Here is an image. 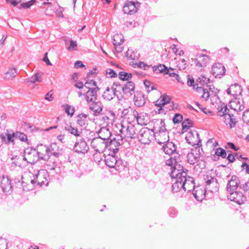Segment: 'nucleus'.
<instances>
[{"instance_id": "nucleus-47", "label": "nucleus", "mask_w": 249, "mask_h": 249, "mask_svg": "<svg viewBox=\"0 0 249 249\" xmlns=\"http://www.w3.org/2000/svg\"><path fill=\"white\" fill-rule=\"evenodd\" d=\"M119 77L120 79L125 81L129 80L132 78V74L130 73H127L124 71H121L119 73Z\"/></svg>"}, {"instance_id": "nucleus-29", "label": "nucleus", "mask_w": 249, "mask_h": 249, "mask_svg": "<svg viewBox=\"0 0 249 249\" xmlns=\"http://www.w3.org/2000/svg\"><path fill=\"white\" fill-rule=\"evenodd\" d=\"M92 102V103L89 106V109L93 112L94 115L96 116L102 111L103 106L100 102L93 101Z\"/></svg>"}, {"instance_id": "nucleus-63", "label": "nucleus", "mask_w": 249, "mask_h": 249, "mask_svg": "<svg viewBox=\"0 0 249 249\" xmlns=\"http://www.w3.org/2000/svg\"><path fill=\"white\" fill-rule=\"evenodd\" d=\"M7 247V242L6 240L2 238H0V249H6Z\"/></svg>"}, {"instance_id": "nucleus-14", "label": "nucleus", "mask_w": 249, "mask_h": 249, "mask_svg": "<svg viewBox=\"0 0 249 249\" xmlns=\"http://www.w3.org/2000/svg\"><path fill=\"white\" fill-rule=\"evenodd\" d=\"M201 155L200 152L199 147H195V149L189 153L187 155V159L188 162L190 164H194L199 161V159Z\"/></svg>"}, {"instance_id": "nucleus-19", "label": "nucleus", "mask_w": 249, "mask_h": 249, "mask_svg": "<svg viewBox=\"0 0 249 249\" xmlns=\"http://www.w3.org/2000/svg\"><path fill=\"white\" fill-rule=\"evenodd\" d=\"M210 79L204 76H201L198 77L196 82V88L195 90L197 91V89L200 88H205V85L207 87H209V90H212V88L211 85H208V84L210 83Z\"/></svg>"}, {"instance_id": "nucleus-39", "label": "nucleus", "mask_w": 249, "mask_h": 249, "mask_svg": "<svg viewBox=\"0 0 249 249\" xmlns=\"http://www.w3.org/2000/svg\"><path fill=\"white\" fill-rule=\"evenodd\" d=\"M42 75V72H37L35 75L27 79L26 82L27 83H34L36 81L38 82H41L42 81V78L41 76Z\"/></svg>"}, {"instance_id": "nucleus-21", "label": "nucleus", "mask_w": 249, "mask_h": 249, "mask_svg": "<svg viewBox=\"0 0 249 249\" xmlns=\"http://www.w3.org/2000/svg\"><path fill=\"white\" fill-rule=\"evenodd\" d=\"M0 186L2 191L5 194H8L11 191V181L8 177H3L0 182Z\"/></svg>"}, {"instance_id": "nucleus-13", "label": "nucleus", "mask_w": 249, "mask_h": 249, "mask_svg": "<svg viewBox=\"0 0 249 249\" xmlns=\"http://www.w3.org/2000/svg\"><path fill=\"white\" fill-rule=\"evenodd\" d=\"M122 144H123L122 136H117L116 138H114L112 140H111L109 143H108L107 148L115 154L118 152V147Z\"/></svg>"}, {"instance_id": "nucleus-31", "label": "nucleus", "mask_w": 249, "mask_h": 249, "mask_svg": "<svg viewBox=\"0 0 249 249\" xmlns=\"http://www.w3.org/2000/svg\"><path fill=\"white\" fill-rule=\"evenodd\" d=\"M117 157L113 155H108L105 157V161L109 168H114L116 165Z\"/></svg>"}, {"instance_id": "nucleus-40", "label": "nucleus", "mask_w": 249, "mask_h": 249, "mask_svg": "<svg viewBox=\"0 0 249 249\" xmlns=\"http://www.w3.org/2000/svg\"><path fill=\"white\" fill-rule=\"evenodd\" d=\"M210 91L209 89L199 88L197 89L196 91L199 93H202L201 97L204 99L205 100H207L210 96Z\"/></svg>"}, {"instance_id": "nucleus-25", "label": "nucleus", "mask_w": 249, "mask_h": 249, "mask_svg": "<svg viewBox=\"0 0 249 249\" xmlns=\"http://www.w3.org/2000/svg\"><path fill=\"white\" fill-rule=\"evenodd\" d=\"M170 156L171 157L169 159L166 160L165 164L171 167V171L175 168L177 170L180 169L178 166L181 165L177 164V159L179 158V155H175Z\"/></svg>"}, {"instance_id": "nucleus-35", "label": "nucleus", "mask_w": 249, "mask_h": 249, "mask_svg": "<svg viewBox=\"0 0 249 249\" xmlns=\"http://www.w3.org/2000/svg\"><path fill=\"white\" fill-rule=\"evenodd\" d=\"M219 188V185L218 183L217 179H213L212 183L210 185L205 187V189L210 191L211 193L217 192L218 191Z\"/></svg>"}, {"instance_id": "nucleus-60", "label": "nucleus", "mask_w": 249, "mask_h": 249, "mask_svg": "<svg viewBox=\"0 0 249 249\" xmlns=\"http://www.w3.org/2000/svg\"><path fill=\"white\" fill-rule=\"evenodd\" d=\"M77 47V43L75 41L71 40L70 41V46L68 48V50L70 51L76 50Z\"/></svg>"}, {"instance_id": "nucleus-12", "label": "nucleus", "mask_w": 249, "mask_h": 249, "mask_svg": "<svg viewBox=\"0 0 249 249\" xmlns=\"http://www.w3.org/2000/svg\"><path fill=\"white\" fill-rule=\"evenodd\" d=\"M161 149L165 154L169 155V156L179 155L177 152L176 145L172 142L168 141L165 142L163 144Z\"/></svg>"}, {"instance_id": "nucleus-32", "label": "nucleus", "mask_w": 249, "mask_h": 249, "mask_svg": "<svg viewBox=\"0 0 249 249\" xmlns=\"http://www.w3.org/2000/svg\"><path fill=\"white\" fill-rule=\"evenodd\" d=\"M149 119V117L146 114L143 113H138L136 121L139 124L141 125H145L148 123Z\"/></svg>"}, {"instance_id": "nucleus-16", "label": "nucleus", "mask_w": 249, "mask_h": 249, "mask_svg": "<svg viewBox=\"0 0 249 249\" xmlns=\"http://www.w3.org/2000/svg\"><path fill=\"white\" fill-rule=\"evenodd\" d=\"M231 109L240 112L244 109V103L242 99L234 98L229 103Z\"/></svg>"}, {"instance_id": "nucleus-4", "label": "nucleus", "mask_w": 249, "mask_h": 249, "mask_svg": "<svg viewBox=\"0 0 249 249\" xmlns=\"http://www.w3.org/2000/svg\"><path fill=\"white\" fill-rule=\"evenodd\" d=\"M90 145L95 151L101 153L108 147V142L99 137H96L92 140Z\"/></svg>"}, {"instance_id": "nucleus-11", "label": "nucleus", "mask_w": 249, "mask_h": 249, "mask_svg": "<svg viewBox=\"0 0 249 249\" xmlns=\"http://www.w3.org/2000/svg\"><path fill=\"white\" fill-rule=\"evenodd\" d=\"M140 3L139 2H134L130 1L124 4L123 7V11L124 14L133 15L137 12V7H139Z\"/></svg>"}, {"instance_id": "nucleus-41", "label": "nucleus", "mask_w": 249, "mask_h": 249, "mask_svg": "<svg viewBox=\"0 0 249 249\" xmlns=\"http://www.w3.org/2000/svg\"><path fill=\"white\" fill-rule=\"evenodd\" d=\"M17 74V71L16 69L12 68L9 69L5 74V78L7 80H12Z\"/></svg>"}, {"instance_id": "nucleus-3", "label": "nucleus", "mask_w": 249, "mask_h": 249, "mask_svg": "<svg viewBox=\"0 0 249 249\" xmlns=\"http://www.w3.org/2000/svg\"><path fill=\"white\" fill-rule=\"evenodd\" d=\"M154 137V132L147 128H142L138 135L139 141L144 144H149Z\"/></svg>"}, {"instance_id": "nucleus-15", "label": "nucleus", "mask_w": 249, "mask_h": 249, "mask_svg": "<svg viewBox=\"0 0 249 249\" xmlns=\"http://www.w3.org/2000/svg\"><path fill=\"white\" fill-rule=\"evenodd\" d=\"M146 98L142 92L137 91L134 93L133 101L135 105L137 107H143L146 103Z\"/></svg>"}, {"instance_id": "nucleus-27", "label": "nucleus", "mask_w": 249, "mask_h": 249, "mask_svg": "<svg viewBox=\"0 0 249 249\" xmlns=\"http://www.w3.org/2000/svg\"><path fill=\"white\" fill-rule=\"evenodd\" d=\"M99 138L105 141L107 140L111 136V133L109 129L106 127H102L98 131Z\"/></svg>"}, {"instance_id": "nucleus-43", "label": "nucleus", "mask_w": 249, "mask_h": 249, "mask_svg": "<svg viewBox=\"0 0 249 249\" xmlns=\"http://www.w3.org/2000/svg\"><path fill=\"white\" fill-rule=\"evenodd\" d=\"M193 122L189 119H185L182 123V130L186 131L191 127H193Z\"/></svg>"}, {"instance_id": "nucleus-49", "label": "nucleus", "mask_w": 249, "mask_h": 249, "mask_svg": "<svg viewBox=\"0 0 249 249\" xmlns=\"http://www.w3.org/2000/svg\"><path fill=\"white\" fill-rule=\"evenodd\" d=\"M99 120L103 122V124L107 125L110 123L111 119L109 118L108 115L105 114H102L100 116Z\"/></svg>"}, {"instance_id": "nucleus-36", "label": "nucleus", "mask_w": 249, "mask_h": 249, "mask_svg": "<svg viewBox=\"0 0 249 249\" xmlns=\"http://www.w3.org/2000/svg\"><path fill=\"white\" fill-rule=\"evenodd\" d=\"M119 37V36L118 35H115L113 37V43L116 51L118 53H121L123 49L120 46L124 42V40L121 38L120 42H118L117 39Z\"/></svg>"}, {"instance_id": "nucleus-30", "label": "nucleus", "mask_w": 249, "mask_h": 249, "mask_svg": "<svg viewBox=\"0 0 249 249\" xmlns=\"http://www.w3.org/2000/svg\"><path fill=\"white\" fill-rule=\"evenodd\" d=\"M193 194L195 198L198 200H201L204 197L205 191L200 187V186H196L195 187L193 190Z\"/></svg>"}, {"instance_id": "nucleus-38", "label": "nucleus", "mask_w": 249, "mask_h": 249, "mask_svg": "<svg viewBox=\"0 0 249 249\" xmlns=\"http://www.w3.org/2000/svg\"><path fill=\"white\" fill-rule=\"evenodd\" d=\"M215 154L216 155V156H213L214 160H218V157H221L222 158H225L227 156L226 151L221 147L217 148L215 149Z\"/></svg>"}, {"instance_id": "nucleus-52", "label": "nucleus", "mask_w": 249, "mask_h": 249, "mask_svg": "<svg viewBox=\"0 0 249 249\" xmlns=\"http://www.w3.org/2000/svg\"><path fill=\"white\" fill-rule=\"evenodd\" d=\"M125 165L123 161L120 159H117L116 165L114 167V168L118 171L122 170L124 169Z\"/></svg>"}, {"instance_id": "nucleus-20", "label": "nucleus", "mask_w": 249, "mask_h": 249, "mask_svg": "<svg viewBox=\"0 0 249 249\" xmlns=\"http://www.w3.org/2000/svg\"><path fill=\"white\" fill-rule=\"evenodd\" d=\"M134 89L135 84L132 81L126 82L124 86L122 88V90H123L124 94L127 97L132 95L134 93Z\"/></svg>"}, {"instance_id": "nucleus-28", "label": "nucleus", "mask_w": 249, "mask_h": 249, "mask_svg": "<svg viewBox=\"0 0 249 249\" xmlns=\"http://www.w3.org/2000/svg\"><path fill=\"white\" fill-rule=\"evenodd\" d=\"M88 115L81 113L77 116V124L81 127L86 128L88 125L89 120Z\"/></svg>"}, {"instance_id": "nucleus-33", "label": "nucleus", "mask_w": 249, "mask_h": 249, "mask_svg": "<svg viewBox=\"0 0 249 249\" xmlns=\"http://www.w3.org/2000/svg\"><path fill=\"white\" fill-rule=\"evenodd\" d=\"M224 122L227 125H229L230 128L234 127L236 123L235 117L231 114H228L224 117Z\"/></svg>"}, {"instance_id": "nucleus-62", "label": "nucleus", "mask_w": 249, "mask_h": 249, "mask_svg": "<svg viewBox=\"0 0 249 249\" xmlns=\"http://www.w3.org/2000/svg\"><path fill=\"white\" fill-rule=\"evenodd\" d=\"M158 132H167L164 121L162 119L160 121V127Z\"/></svg>"}, {"instance_id": "nucleus-46", "label": "nucleus", "mask_w": 249, "mask_h": 249, "mask_svg": "<svg viewBox=\"0 0 249 249\" xmlns=\"http://www.w3.org/2000/svg\"><path fill=\"white\" fill-rule=\"evenodd\" d=\"M152 68L153 71L156 73L164 72V74H165L166 69H168L164 65L161 64L158 66H154Z\"/></svg>"}, {"instance_id": "nucleus-53", "label": "nucleus", "mask_w": 249, "mask_h": 249, "mask_svg": "<svg viewBox=\"0 0 249 249\" xmlns=\"http://www.w3.org/2000/svg\"><path fill=\"white\" fill-rule=\"evenodd\" d=\"M226 111H229V109L227 108L226 105H223L221 106V108L220 110H218L217 112V115L219 116H224L225 117V115L227 114L225 113Z\"/></svg>"}, {"instance_id": "nucleus-23", "label": "nucleus", "mask_w": 249, "mask_h": 249, "mask_svg": "<svg viewBox=\"0 0 249 249\" xmlns=\"http://www.w3.org/2000/svg\"><path fill=\"white\" fill-rule=\"evenodd\" d=\"M99 90L98 87L89 89L85 93V98L87 102L95 101L97 99V92Z\"/></svg>"}, {"instance_id": "nucleus-55", "label": "nucleus", "mask_w": 249, "mask_h": 249, "mask_svg": "<svg viewBox=\"0 0 249 249\" xmlns=\"http://www.w3.org/2000/svg\"><path fill=\"white\" fill-rule=\"evenodd\" d=\"M65 111L69 115L72 116L74 112V108L69 105H66L65 106Z\"/></svg>"}, {"instance_id": "nucleus-44", "label": "nucleus", "mask_w": 249, "mask_h": 249, "mask_svg": "<svg viewBox=\"0 0 249 249\" xmlns=\"http://www.w3.org/2000/svg\"><path fill=\"white\" fill-rule=\"evenodd\" d=\"M138 111L133 108H131V111L126 118H127L129 122H134L135 120H136L137 116H138Z\"/></svg>"}, {"instance_id": "nucleus-26", "label": "nucleus", "mask_w": 249, "mask_h": 249, "mask_svg": "<svg viewBox=\"0 0 249 249\" xmlns=\"http://www.w3.org/2000/svg\"><path fill=\"white\" fill-rule=\"evenodd\" d=\"M242 92L241 87L238 84L232 85L229 88L227 89V93L229 95L233 96H237L241 94Z\"/></svg>"}, {"instance_id": "nucleus-42", "label": "nucleus", "mask_w": 249, "mask_h": 249, "mask_svg": "<svg viewBox=\"0 0 249 249\" xmlns=\"http://www.w3.org/2000/svg\"><path fill=\"white\" fill-rule=\"evenodd\" d=\"M203 178L205 182V187L210 185L211 183H212L213 179H216L214 177L212 176L209 172H207L206 174L204 175Z\"/></svg>"}, {"instance_id": "nucleus-24", "label": "nucleus", "mask_w": 249, "mask_h": 249, "mask_svg": "<svg viewBox=\"0 0 249 249\" xmlns=\"http://www.w3.org/2000/svg\"><path fill=\"white\" fill-rule=\"evenodd\" d=\"M14 138H15V132L10 133L8 130H6V133L1 134L0 135V139L1 140L6 144H9L10 142L14 144Z\"/></svg>"}, {"instance_id": "nucleus-45", "label": "nucleus", "mask_w": 249, "mask_h": 249, "mask_svg": "<svg viewBox=\"0 0 249 249\" xmlns=\"http://www.w3.org/2000/svg\"><path fill=\"white\" fill-rule=\"evenodd\" d=\"M165 74H168L171 77H175V79L179 82H180L182 84L184 83L182 81L180 80V77L179 75L174 72V70L173 69H171V70H169L168 69H166Z\"/></svg>"}, {"instance_id": "nucleus-9", "label": "nucleus", "mask_w": 249, "mask_h": 249, "mask_svg": "<svg viewBox=\"0 0 249 249\" xmlns=\"http://www.w3.org/2000/svg\"><path fill=\"white\" fill-rule=\"evenodd\" d=\"M228 198L231 201H234L239 205L243 204L247 200V197L245 195L241 192L236 191L229 192Z\"/></svg>"}, {"instance_id": "nucleus-17", "label": "nucleus", "mask_w": 249, "mask_h": 249, "mask_svg": "<svg viewBox=\"0 0 249 249\" xmlns=\"http://www.w3.org/2000/svg\"><path fill=\"white\" fill-rule=\"evenodd\" d=\"M225 68L219 63L214 64L212 68V73L215 77L220 78L225 73Z\"/></svg>"}, {"instance_id": "nucleus-5", "label": "nucleus", "mask_w": 249, "mask_h": 249, "mask_svg": "<svg viewBox=\"0 0 249 249\" xmlns=\"http://www.w3.org/2000/svg\"><path fill=\"white\" fill-rule=\"evenodd\" d=\"M89 147L84 138L77 139L73 146V150L77 154H85L87 153Z\"/></svg>"}, {"instance_id": "nucleus-48", "label": "nucleus", "mask_w": 249, "mask_h": 249, "mask_svg": "<svg viewBox=\"0 0 249 249\" xmlns=\"http://www.w3.org/2000/svg\"><path fill=\"white\" fill-rule=\"evenodd\" d=\"M39 146L42 148L45 152L46 154L48 157V159L50 157V154L54 151V148L53 147L52 145H50L49 147L46 146H43V144H40Z\"/></svg>"}, {"instance_id": "nucleus-7", "label": "nucleus", "mask_w": 249, "mask_h": 249, "mask_svg": "<svg viewBox=\"0 0 249 249\" xmlns=\"http://www.w3.org/2000/svg\"><path fill=\"white\" fill-rule=\"evenodd\" d=\"M185 139L189 144L193 146L196 145V147H199V146L201 145V140L199 138V134L196 130L190 131L186 136Z\"/></svg>"}, {"instance_id": "nucleus-22", "label": "nucleus", "mask_w": 249, "mask_h": 249, "mask_svg": "<svg viewBox=\"0 0 249 249\" xmlns=\"http://www.w3.org/2000/svg\"><path fill=\"white\" fill-rule=\"evenodd\" d=\"M156 142L159 144H164L169 141L168 132H156L154 133Z\"/></svg>"}, {"instance_id": "nucleus-51", "label": "nucleus", "mask_w": 249, "mask_h": 249, "mask_svg": "<svg viewBox=\"0 0 249 249\" xmlns=\"http://www.w3.org/2000/svg\"><path fill=\"white\" fill-rule=\"evenodd\" d=\"M84 85L85 88L89 89H94V87H98L96 82L93 80L87 81Z\"/></svg>"}, {"instance_id": "nucleus-10", "label": "nucleus", "mask_w": 249, "mask_h": 249, "mask_svg": "<svg viewBox=\"0 0 249 249\" xmlns=\"http://www.w3.org/2000/svg\"><path fill=\"white\" fill-rule=\"evenodd\" d=\"M194 61L196 67H205L209 62L210 57L207 55L198 53L196 55Z\"/></svg>"}, {"instance_id": "nucleus-37", "label": "nucleus", "mask_w": 249, "mask_h": 249, "mask_svg": "<svg viewBox=\"0 0 249 249\" xmlns=\"http://www.w3.org/2000/svg\"><path fill=\"white\" fill-rule=\"evenodd\" d=\"M65 129L71 134L76 137L80 136L82 134L81 131H79L77 128L73 127L71 125L67 124L65 127Z\"/></svg>"}, {"instance_id": "nucleus-18", "label": "nucleus", "mask_w": 249, "mask_h": 249, "mask_svg": "<svg viewBox=\"0 0 249 249\" xmlns=\"http://www.w3.org/2000/svg\"><path fill=\"white\" fill-rule=\"evenodd\" d=\"M240 181L236 176H232L227 185V191L229 193L235 191L239 186Z\"/></svg>"}, {"instance_id": "nucleus-1", "label": "nucleus", "mask_w": 249, "mask_h": 249, "mask_svg": "<svg viewBox=\"0 0 249 249\" xmlns=\"http://www.w3.org/2000/svg\"><path fill=\"white\" fill-rule=\"evenodd\" d=\"M182 167V169L180 171V177H181V179H182V184L181 186L182 187V189L184 190V191H187L188 192H190L194 189H195V179L193 178L187 176V172H188L187 170H185Z\"/></svg>"}, {"instance_id": "nucleus-56", "label": "nucleus", "mask_w": 249, "mask_h": 249, "mask_svg": "<svg viewBox=\"0 0 249 249\" xmlns=\"http://www.w3.org/2000/svg\"><path fill=\"white\" fill-rule=\"evenodd\" d=\"M183 120V116L179 113H176L173 118V122L174 124H178Z\"/></svg>"}, {"instance_id": "nucleus-59", "label": "nucleus", "mask_w": 249, "mask_h": 249, "mask_svg": "<svg viewBox=\"0 0 249 249\" xmlns=\"http://www.w3.org/2000/svg\"><path fill=\"white\" fill-rule=\"evenodd\" d=\"M242 119L244 123L249 125V109L246 110L243 113Z\"/></svg>"}, {"instance_id": "nucleus-34", "label": "nucleus", "mask_w": 249, "mask_h": 249, "mask_svg": "<svg viewBox=\"0 0 249 249\" xmlns=\"http://www.w3.org/2000/svg\"><path fill=\"white\" fill-rule=\"evenodd\" d=\"M103 98L110 101L115 97V91L112 90L111 88L107 87L102 95Z\"/></svg>"}, {"instance_id": "nucleus-8", "label": "nucleus", "mask_w": 249, "mask_h": 249, "mask_svg": "<svg viewBox=\"0 0 249 249\" xmlns=\"http://www.w3.org/2000/svg\"><path fill=\"white\" fill-rule=\"evenodd\" d=\"M121 129L120 130V132L121 134L120 136L123 137H127L130 138H134V135L135 134V127L132 124L129 123L127 124L126 126H124L123 124H121Z\"/></svg>"}, {"instance_id": "nucleus-6", "label": "nucleus", "mask_w": 249, "mask_h": 249, "mask_svg": "<svg viewBox=\"0 0 249 249\" xmlns=\"http://www.w3.org/2000/svg\"><path fill=\"white\" fill-rule=\"evenodd\" d=\"M24 153L25 157L23 159L28 163L34 164L39 160L38 151L36 149L27 148L25 150Z\"/></svg>"}, {"instance_id": "nucleus-2", "label": "nucleus", "mask_w": 249, "mask_h": 249, "mask_svg": "<svg viewBox=\"0 0 249 249\" xmlns=\"http://www.w3.org/2000/svg\"><path fill=\"white\" fill-rule=\"evenodd\" d=\"M180 169H176V168L171 171L170 176L172 179H175V182L172 185V190L174 192H178L182 189V179L180 177V171L182 169V166H178Z\"/></svg>"}, {"instance_id": "nucleus-54", "label": "nucleus", "mask_w": 249, "mask_h": 249, "mask_svg": "<svg viewBox=\"0 0 249 249\" xmlns=\"http://www.w3.org/2000/svg\"><path fill=\"white\" fill-rule=\"evenodd\" d=\"M15 138H18L22 142H25L27 140V136L23 133L18 131L15 132Z\"/></svg>"}, {"instance_id": "nucleus-57", "label": "nucleus", "mask_w": 249, "mask_h": 249, "mask_svg": "<svg viewBox=\"0 0 249 249\" xmlns=\"http://www.w3.org/2000/svg\"><path fill=\"white\" fill-rule=\"evenodd\" d=\"M36 1V0H31L29 1L23 2L20 4L19 8H30Z\"/></svg>"}, {"instance_id": "nucleus-61", "label": "nucleus", "mask_w": 249, "mask_h": 249, "mask_svg": "<svg viewBox=\"0 0 249 249\" xmlns=\"http://www.w3.org/2000/svg\"><path fill=\"white\" fill-rule=\"evenodd\" d=\"M137 67L141 68H143L144 70H148L151 68V66L148 65L143 62H139L138 63L136 64Z\"/></svg>"}, {"instance_id": "nucleus-58", "label": "nucleus", "mask_w": 249, "mask_h": 249, "mask_svg": "<svg viewBox=\"0 0 249 249\" xmlns=\"http://www.w3.org/2000/svg\"><path fill=\"white\" fill-rule=\"evenodd\" d=\"M106 74L107 77H116L117 75L114 71L111 69H107L106 70Z\"/></svg>"}, {"instance_id": "nucleus-64", "label": "nucleus", "mask_w": 249, "mask_h": 249, "mask_svg": "<svg viewBox=\"0 0 249 249\" xmlns=\"http://www.w3.org/2000/svg\"><path fill=\"white\" fill-rule=\"evenodd\" d=\"M187 84L189 86L193 87V89H195L196 88V84H195V81L194 78H191L189 75L187 76Z\"/></svg>"}, {"instance_id": "nucleus-50", "label": "nucleus", "mask_w": 249, "mask_h": 249, "mask_svg": "<svg viewBox=\"0 0 249 249\" xmlns=\"http://www.w3.org/2000/svg\"><path fill=\"white\" fill-rule=\"evenodd\" d=\"M144 85L148 92H149L155 89L153 84L149 81L145 80L144 81Z\"/></svg>"}]
</instances>
